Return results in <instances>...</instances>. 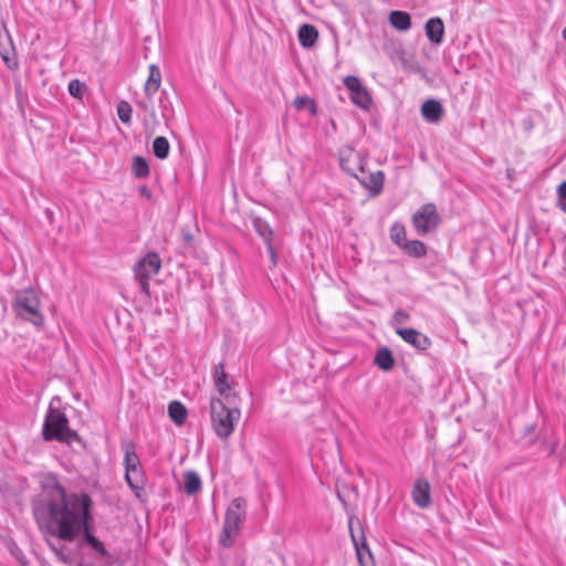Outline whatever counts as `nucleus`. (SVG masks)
<instances>
[{
  "label": "nucleus",
  "instance_id": "obj_1",
  "mask_svg": "<svg viewBox=\"0 0 566 566\" xmlns=\"http://www.w3.org/2000/svg\"><path fill=\"white\" fill-rule=\"evenodd\" d=\"M92 500L87 494L66 495L59 483L43 488L33 504V514L40 530L65 542H73L83 533L84 539L96 553L109 556L104 544L90 532Z\"/></svg>",
  "mask_w": 566,
  "mask_h": 566
},
{
  "label": "nucleus",
  "instance_id": "obj_2",
  "mask_svg": "<svg viewBox=\"0 0 566 566\" xmlns=\"http://www.w3.org/2000/svg\"><path fill=\"white\" fill-rule=\"evenodd\" d=\"M210 415L213 431L224 440L232 434L241 411L237 405H228L221 398L213 397L210 400Z\"/></svg>",
  "mask_w": 566,
  "mask_h": 566
},
{
  "label": "nucleus",
  "instance_id": "obj_3",
  "mask_svg": "<svg viewBox=\"0 0 566 566\" xmlns=\"http://www.w3.org/2000/svg\"><path fill=\"white\" fill-rule=\"evenodd\" d=\"M12 310L17 317L32 324L36 328L44 325L41 301L33 289L20 290L15 293Z\"/></svg>",
  "mask_w": 566,
  "mask_h": 566
},
{
  "label": "nucleus",
  "instance_id": "obj_4",
  "mask_svg": "<svg viewBox=\"0 0 566 566\" xmlns=\"http://www.w3.org/2000/svg\"><path fill=\"white\" fill-rule=\"evenodd\" d=\"M54 400L55 398L51 401L43 422L42 434L44 440H57L67 443L77 440V433L69 427L66 415L53 406ZM56 400L59 399L56 398Z\"/></svg>",
  "mask_w": 566,
  "mask_h": 566
},
{
  "label": "nucleus",
  "instance_id": "obj_5",
  "mask_svg": "<svg viewBox=\"0 0 566 566\" xmlns=\"http://www.w3.org/2000/svg\"><path fill=\"white\" fill-rule=\"evenodd\" d=\"M247 516V501L243 497H235L227 509L223 527L219 537V544L223 547H231L233 539L240 534Z\"/></svg>",
  "mask_w": 566,
  "mask_h": 566
},
{
  "label": "nucleus",
  "instance_id": "obj_6",
  "mask_svg": "<svg viewBox=\"0 0 566 566\" xmlns=\"http://www.w3.org/2000/svg\"><path fill=\"white\" fill-rule=\"evenodd\" d=\"M160 266L161 261L156 252L147 253L134 266L135 279L146 296L150 295L149 280L159 272Z\"/></svg>",
  "mask_w": 566,
  "mask_h": 566
},
{
  "label": "nucleus",
  "instance_id": "obj_7",
  "mask_svg": "<svg viewBox=\"0 0 566 566\" xmlns=\"http://www.w3.org/2000/svg\"><path fill=\"white\" fill-rule=\"evenodd\" d=\"M412 226L419 235L433 231L440 223V217L433 203H426L412 216Z\"/></svg>",
  "mask_w": 566,
  "mask_h": 566
},
{
  "label": "nucleus",
  "instance_id": "obj_8",
  "mask_svg": "<svg viewBox=\"0 0 566 566\" xmlns=\"http://www.w3.org/2000/svg\"><path fill=\"white\" fill-rule=\"evenodd\" d=\"M212 378L214 387L223 398V401L228 405H238L240 397L232 388L233 381L229 380L223 363H219L214 366Z\"/></svg>",
  "mask_w": 566,
  "mask_h": 566
},
{
  "label": "nucleus",
  "instance_id": "obj_9",
  "mask_svg": "<svg viewBox=\"0 0 566 566\" xmlns=\"http://www.w3.org/2000/svg\"><path fill=\"white\" fill-rule=\"evenodd\" d=\"M339 164L344 171L357 178L359 174L365 172L366 158L361 153L354 150L352 147H345L339 154Z\"/></svg>",
  "mask_w": 566,
  "mask_h": 566
},
{
  "label": "nucleus",
  "instance_id": "obj_10",
  "mask_svg": "<svg viewBox=\"0 0 566 566\" xmlns=\"http://www.w3.org/2000/svg\"><path fill=\"white\" fill-rule=\"evenodd\" d=\"M356 179L369 191L371 197H377L381 193L385 181V175L381 170L368 175L366 172L360 174Z\"/></svg>",
  "mask_w": 566,
  "mask_h": 566
},
{
  "label": "nucleus",
  "instance_id": "obj_11",
  "mask_svg": "<svg viewBox=\"0 0 566 566\" xmlns=\"http://www.w3.org/2000/svg\"><path fill=\"white\" fill-rule=\"evenodd\" d=\"M396 332L406 343L419 350H426L431 345V340L415 328H398Z\"/></svg>",
  "mask_w": 566,
  "mask_h": 566
},
{
  "label": "nucleus",
  "instance_id": "obj_12",
  "mask_svg": "<svg viewBox=\"0 0 566 566\" xmlns=\"http://www.w3.org/2000/svg\"><path fill=\"white\" fill-rule=\"evenodd\" d=\"M424 32L428 40L436 45L443 41L444 24L439 17L430 18L424 25Z\"/></svg>",
  "mask_w": 566,
  "mask_h": 566
},
{
  "label": "nucleus",
  "instance_id": "obj_13",
  "mask_svg": "<svg viewBox=\"0 0 566 566\" xmlns=\"http://www.w3.org/2000/svg\"><path fill=\"white\" fill-rule=\"evenodd\" d=\"M125 480L134 494L137 497H140V493L144 491L145 486V473L143 467L125 470Z\"/></svg>",
  "mask_w": 566,
  "mask_h": 566
},
{
  "label": "nucleus",
  "instance_id": "obj_14",
  "mask_svg": "<svg viewBox=\"0 0 566 566\" xmlns=\"http://www.w3.org/2000/svg\"><path fill=\"white\" fill-rule=\"evenodd\" d=\"M412 500L417 506L424 509L430 504V485L426 480H418L412 490Z\"/></svg>",
  "mask_w": 566,
  "mask_h": 566
},
{
  "label": "nucleus",
  "instance_id": "obj_15",
  "mask_svg": "<svg viewBox=\"0 0 566 566\" xmlns=\"http://www.w3.org/2000/svg\"><path fill=\"white\" fill-rule=\"evenodd\" d=\"M421 114L430 123H437L443 115V108L439 101L428 99L421 106Z\"/></svg>",
  "mask_w": 566,
  "mask_h": 566
},
{
  "label": "nucleus",
  "instance_id": "obj_16",
  "mask_svg": "<svg viewBox=\"0 0 566 566\" xmlns=\"http://www.w3.org/2000/svg\"><path fill=\"white\" fill-rule=\"evenodd\" d=\"M161 72L156 64L149 66V75L145 83V93L148 97H151L160 87Z\"/></svg>",
  "mask_w": 566,
  "mask_h": 566
},
{
  "label": "nucleus",
  "instance_id": "obj_17",
  "mask_svg": "<svg viewBox=\"0 0 566 566\" xmlns=\"http://www.w3.org/2000/svg\"><path fill=\"white\" fill-rule=\"evenodd\" d=\"M297 35L298 41L303 48H312L318 39V32L312 24H303L298 29Z\"/></svg>",
  "mask_w": 566,
  "mask_h": 566
},
{
  "label": "nucleus",
  "instance_id": "obj_18",
  "mask_svg": "<svg viewBox=\"0 0 566 566\" xmlns=\"http://www.w3.org/2000/svg\"><path fill=\"white\" fill-rule=\"evenodd\" d=\"M389 21L399 31H407L411 28V17L405 11H391Z\"/></svg>",
  "mask_w": 566,
  "mask_h": 566
},
{
  "label": "nucleus",
  "instance_id": "obj_19",
  "mask_svg": "<svg viewBox=\"0 0 566 566\" xmlns=\"http://www.w3.org/2000/svg\"><path fill=\"white\" fill-rule=\"evenodd\" d=\"M124 449V467L125 470L134 469L142 467L138 454L136 453V449L133 442H125L123 446Z\"/></svg>",
  "mask_w": 566,
  "mask_h": 566
},
{
  "label": "nucleus",
  "instance_id": "obj_20",
  "mask_svg": "<svg viewBox=\"0 0 566 566\" xmlns=\"http://www.w3.org/2000/svg\"><path fill=\"white\" fill-rule=\"evenodd\" d=\"M168 415L177 426H181L185 423L188 412L180 401L174 400L168 406Z\"/></svg>",
  "mask_w": 566,
  "mask_h": 566
},
{
  "label": "nucleus",
  "instance_id": "obj_21",
  "mask_svg": "<svg viewBox=\"0 0 566 566\" xmlns=\"http://www.w3.org/2000/svg\"><path fill=\"white\" fill-rule=\"evenodd\" d=\"M374 361L381 370L385 371L390 370L395 365L392 353L387 347L377 350Z\"/></svg>",
  "mask_w": 566,
  "mask_h": 566
},
{
  "label": "nucleus",
  "instance_id": "obj_22",
  "mask_svg": "<svg viewBox=\"0 0 566 566\" xmlns=\"http://www.w3.org/2000/svg\"><path fill=\"white\" fill-rule=\"evenodd\" d=\"M184 488L187 495H195L201 489V479L195 471L184 474Z\"/></svg>",
  "mask_w": 566,
  "mask_h": 566
},
{
  "label": "nucleus",
  "instance_id": "obj_23",
  "mask_svg": "<svg viewBox=\"0 0 566 566\" xmlns=\"http://www.w3.org/2000/svg\"><path fill=\"white\" fill-rule=\"evenodd\" d=\"M253 228L255 232L263 239L265 244L273 242V230L265 220L261 218H254Z\"/></svg>",
  "mask_w": 566,
  "mask_h": 566
},
{
  "label": "nucleus",
  "instance_id": "obj_24",
  "mask_svg": "<svg viewBox=\"0 0 566 566\" xmlns=\"http://www.w3.org/2000/svg\"><path fill=\"white\" fill-rule=\"evenodd\" d=\"M401 250L413 258H422L427 254V247L423 242L419 240L407 241L406 244L401 248Z\"/></svg>",
  "mask_w": 566,
  "mask_h": 566
},
{
  "label": "nucleus",
  "instance_id": "obj_25",
  "mask_svg": "<svg viewBox=\"0 0 566 566\" xmlns=\"http://www.w3.org/2000/svg\"><path fill=\"white\" fill-rule=\"evenodd\" d=\"M170 145L166 137L158 136L153 142V151L158 159H166L169 155Z\"/></svg>",
  "mask_w": 566,
  "mask_h": 566
},
{
  "label": "nucleus",
  "instance_id": "obj_26",
  "mask_svg": "<svg viewBox=\"0 0 566 566\" xmlns=\"http://www.w3.org/2000/svg\"><path fill=\"white\" fill-rule=\"evenodd\" d=\"M352 102L363 109H368L371 104V97L366 87L350 94Z\"/></svg>",
  "mask_w": 566,
  "mask_h": 566
},
{
  "label": "nucleus",
  "instance_id": "obj_27",
  "mask_svg": "<svg viewBox=\"0 0 566 566\" xmlns=\"http://www.w3.org/2000/svg\"><path fill=\"white\" fill-rule=\"evenodd\" d=\"M390 239L400 249L407 243L406 228L402 223L396 222L390 228Z\"/></svg>",
  "mask_w": 566,
  "mask_h": 566
},
{
  "label": "nucleus",
  "instance_id": "obj_28",
  "mask_svg": "<svg viewBox=\"0 0 566 566\" xmlns=\"http://www.w3.org/2000/svg\"><path fill=\"white\" fill-rule=\"evenodd\" d=\"M132 168L137 178H146L149 175V166L144 157H134Z\"/></svg>",
  "mask_w": 566,
  "mask_h": 566
},
{
  "label": "nucleus",
  "instance_id": "obj_29",
  "mask_svg": "<svg viewBox=\"0 0 566 566\" xmlns=\"http://www.w3.org/2000/svg\"><path fill=\"white\" fill-rule=\"evenodd\" d=\"M132 113H133V108L130 106V104L126 101H120L118 104H117V115H118V118L124 123V124H129L130 123V119H132Z\"/></svg>",
  "mask_w": 566,
  "mask_h": 566
},
{
  "label": "nucleus",
  "instance_id": "obj_30",
  "mask_svg": "<svg viewBox=\"0 0 566 566\" xmlns=\"http://www.w3.org/2000/svg\"><path fill=\"white\" fill-rule=\"evenodd\" d=\"M293 105L297 109H308L312 114L316 113V105H315L314 99H312L307 96H297L294 99Z\"/></svg>",
  "mask_w": 566,
  "mask_h": 566
},
{
  "label": "nucleus",
  "instance_id": "obj_31",
  "mask_svg": "<svg viewBox=\"0 0 566 566\" xmlns=\"http://www.w3.org/2000/svg\"><path fill=\"white\" fill-rule=\"evenodd\" d=\"M85 85L80 80L75 78L69 83L67 90L71 96L82 98Z\"/></svg>",
  "mask_w": 566,
  "mask_h": 566
},
{
  "label": "nucleus",
  "instance_id": "obj_32",
  "mask_svg": "<svg viewBox=\"0 0 566 566\" xmlns=\"http://www.w3.org/2000/svg\"><path fill=\"white\" fill-rule=\"evenodd\" d=\"M344 85L346 88L353 94L356 91H359L361 87H364L357 76L354 75H347L344 78Z\"/></svg>",
  "mask_w": 566,
  "mask_h": 566
},
{
  "label": "nucleus",
  "instance_id": "obj_33",
  "mask_svg": "<svg viewBox=\"0 0 566 566\" xmlns=\"http://www.w3.org/2000/svg\"><path fill=\"white\" fill-rule=\"evenodd\" d=\"M557 200L559 209L566 213V180L557 187Z\"/></svg>",
  "mask_w": 566,
  "mask_h": 566
},
{
  "label": "nucleus",
  "instance_id": "obj_34",
  "mask_svg": "<svg viewBox=\"0 0 566 566\" xmlns=\"http://www.w3.org/2000/svg\"><path fill=\"white\" fill-rule=\"evenodd\" d=\"M1 57L10 70H14L18 67L17 60L14 57H11L7 52H2Z\"/></svg>",
  "mask_w": 566,
  "mask_h": 566
},
{
  "label": "nucleus",
  "instance_id": "obj_35",
  "mask_svg": "<svg viewBox=\"0 0 566 566\" xmlns=\"http://www.w3.org/2000/svg\"><path fill=\"white\" fill-rule=\"evenodd\" d=\"M266 248H268V252L270 254V258H271V263H272V266H275L277 264V254L274 250V247H273V242L269 243V244H265Z\"/></svg>",
  "mask_w": 566,
  "mask_h": 566
},
{
  "label": "nucleus",
  "instance_id": "obj_36",
  "mask_svg": "<svg viewBox=\"0 0 566 566\" xmlns=\"http://www.w3.org/2000/svg\"><path fill=\"white\" fill-rule=\"evenodd\" d=\"M51 549L54 552V554L62 560L66 562V557L63 554V546L61 548L56 547L52 543L48 542Z\"/></svg>",
  "mask_w": 566,
  "mask_h": 566
},
{
  "label": "nucleus",
  "instance_id": "obj_37",
  "mask_svg": "<svg viewBox=\"0 0 566 566\" xmlns=\"http://www.w3.org/2000/svg\"><path fill=\"white\" fill-rule=\"evenodd\" d=\"M395 317L398 322H403L406 318H408V314L399 310L395 313Z\"/></svg>",
  "mask_w": 566,
  "mask_h": 566
},
{
  "label": "nucleus",
  "instance_id": "obj_38",
  "mask_svg": "<svg viewBox=\"0 0 566 566\" xmlns=\"http://www.w3.org/2000/svg\"><path fill=\"white\" fill-rule=\"evenodd\" d=\"M182 239L185 243L190 244L192 242V234L189 231H184Z\"/></svg>",
  "mask_w": 566,
  "mask_h": 566
},
{
  "label": "nucleus",
  "instance_id": "obj_39",
  "mask_svg": "<svg viewBox=\"0 0 566 566\" xmlns=\"http://www.w3.org/2000/svg\"><path fill=\"white\" fill-rule=\"evenodd\" d=\"M142 193L146 195L147 197H150V192L146 187L142 188Z\"/></svg>",
  "mask_w": 566,
  "mask_h": 566
},
{
  "label": "nucleus",
  "instance_id": "obj_40",
  "mask_svg": "<svg viewBox=\"0 0 566 566\" xmlns=\"http://www.w3.org/2000/svg\"><path fill=\"white\" fill-rule=\"evenodd\" d=\"M563 36L566 40V28L563 30Z\"/></svg>",
  "mask_w": 566,
  "mask_h": 566
}]
</instances>
